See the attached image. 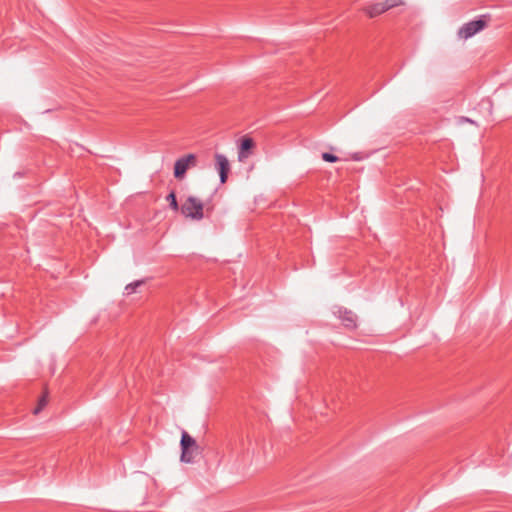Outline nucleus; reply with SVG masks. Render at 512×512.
I'll return each mask as SVG.
<instances>
[{"instance_id": "1a4fd4ad", "label": "nucleus", "mask_w": 512, "mask_h": 512, "mask_svg": "<svg viewBox=\"0 0 512 512\" xmlns=\"http://www.w3.org/2000/svg\"><path fill=\"white\" fill-rule=\"evenodd\" d=\"M166 201L169 202V206L172 210L174 211H178L179 210V205H178V202H177V198H176V193L175 191H171L167 196H166Z\"/></svg>"}, {"instance_id": "f257e3e1", "label": "nucleus", "mask_w": 512, "mask_h": 512, "mask_svg": "<svg viewBox=\"0 0 512 512\" xmlns=\"http://www.w3.org/2000/svg\"><path fill=\"white\" fill-rule=\"evenodd\" d=\"M181 456L180 460L183 463H194L195 458L200 453V447L196 440L186 431H182L181 440Z\"/></svg>"}, {"instance_id": "9d476101", "label": "nucleus", "mask_w": 512, "mask_h": 512, "mask_svg": "<svg viewBox=\"0 0 512 512\" xmlns=\"http://www.w3.org/2000/svg\"><path fill=\"white\" fill-rule=\"evenodd\" d=\"M143 283H144V281H143V280H136V281H134V282H132V283H129V284H128V285H126V287H125V293H126L127 295H130V294H132V293L136 292V289H137L139 286H141Z\"/></svg>"}, {"instance_id": "39448f33", "label": "nucleus", "mask_w": 512, "mask_h": 512, "mask_svg": "<svg viewBox=\"0 0 512 512\" xmlns=\"http://www.w3.org/2000/svg\"><path fill=\"white\" fill-rule=\"evenodd\" d=\"M215 168L219 173L220 183L224 184L228 179L230 164L228 158L220 153L215 154Z\"/></svg>"}, {"instance_id": "7ed1b4c3", "label": "nucleus", "mask_w": 512, "mask_h": 512, "mask_svg": "<svg viewBox=\"0 0 512 512\" xmlns=\"http://www.w3.org/2000/svg\"><path fill=\"white\" fill-rule=\"evenodd\" d=\"M486 26V21L483 18L472 20L465 23L458 31V36L463 39L473 37L476 33L483 30Z\"/></svg>"}, {"instance_id": "4468645a", "label": "nucleus", "mask_w": 512, "mask_h": 512, "mask_svg": "<svg viewBox=\"0 0 512 512\" xmlns=\"http://www.w3.org/2000/svg\"><path fill=\"white\" fill-rule=\"evenodd\" d=\"M461 121L463 122H469V123H474V121L470 118H467V117H461Z\"/></svg>"}, {"instance_id": "423d86ee", "label": "nucleus", "mask_w": 512, "mask_h": 512, "mask_svg": "<svg viewBox=\"0 0 512 512\" xmlns=\"http://www.w3.org/2000/svg\"><path fill=\"white\" fill-rule=\"evenodd\" d=\"M334 314H338L345 327L350 329L356 328L357 316L352 311L339 307L334 311Z\"/></svg>"}, {"instance_id": "f8f14e48", "label": "nucleus", "mask_w": 512, "mask_h": 512, "mask_svg": "<svg viewBox=\"0 0 512 512\" xmlns=\"http://www.w3.org/2000/svg\"><path fill=\"white\" fill-rule=\"evenodd\" d=\"M322 159L326 162H336L338 160V157L332 153L324 152L322 154Z\"/></svg>"}, {"instance_id": "9b49d317", "label": "nucleus", "mask_w": 512, "mask_h": 512, "mask_svg": "<svg viewBox=\"0 0 512 512\" xmlns=\"http://www.w3.org/2000/svg\"><path fill=\"white\" fill-rule=\"evenodd\" d=\"M402 4V0H385L383 1V5L387 10L397 7Z\"/></svg>"}, {"instance_id": "0eeeda50", "label": "nucleus", "mask_w": 512, "mask_h": 512, "mask_svg": "<svg viewBox=\"0 0 512 512\" xmlns=\"http://www.w3.org/2000/svg\"><path fill=\"white\" fill-rule=\"evenodd\" d=\"M255 143L252 138L244 137L241 140L239 151H238V160L244 161L251 154V150L254 147Z\"/></svg>"}, {"instance_id": "6e6552de", "label": "nucleus", "mask_w": 512, "mask_h": 512, "mask_svg": "<svg viewBox=\"0 0 512 512\" xmlns=\"http://www.w3.org/2000/svg\"><path fill=\"white\" fill-rule=\"evenodd\" d=\"M388 11L385 6L383 5V1L382 2H377V3H374V4H371L369 5L367 8H366V13L372 18V17H376L384 12Z\"/></svg>"}, {"instance_id": "f03ea898", "label": "nucleus", "mask_w": 512, "mask_h": 512, "mask_svg": "<svg viewBox=\"0 0 512 512\" xmlns=\"http://www.w3.org/2000/svg\"><path fill=\"white\" fill-rule=\"evenodd\" d=\"M203 203L194 196H189L181 206V213L193 220H201L204 217Z\"/></svg>"}, {"instance_id": "20e7f679", "label": "nucleus", "mask_w": 512, "mask_h": 512, "mask_svg": "<svg viewBox=\"0 0 512 512\" xmlns=\"http://www.w3.org/2000/svg\"><path fill=\"white\" fill-rule=\"evenodd\" d=\"M196 165V156L194 154H187L176 160L174 164V177L182 179L185 177L187 170L191 166Z\"/></svg>"}, {"instance_id": "ddd939ff", "label": "nucleus", "mask_w": 512, "mask_h": 512, "mask_svg": "<svg viewBox=\"0 0 512 512\" xmlns=\"http://www.w3.org/2000/svg\"><path fill=\"white\" fill-rule=\"evenodd\" d=\"M47 404V398L43 396L38 403V406L34 409V414H38Z\"/></svg>"}]
</instances>
